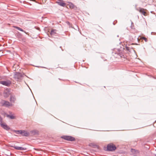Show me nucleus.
I'll use <instances>...</instances> for the list:
<instances>
[{
    "label": "nucleus",
    "instance_id": "f257e3e1",
    "mask_svg": "<svg viewBox=\"0 0 156 156\" xmlns=\"http://www.w3.org/2000/svg\"><path fill=\"white\" fill-rule=\"evenodd\" d=\"M112 55L117 58H125V56L123 55L122 51L119 49H115L112 52Z\"/></svg>",
    "mask_w": 156,
    "mask_h": 156
},
{
    "label": "nucleus",
    "instance_id": "f03ea898",
    "mask_svg": "<svg viewBox=\"0 0 156 156\" xmlns=\"http://www.w3.org/2000/svg\"><path fill=\"white\" fill-rule=\"evenodd\" d=\"M116 149L115 146L112 144H108L107 146V150L108 151H113Z\"/></svg>",
    "mask_w": 156,
    "mask_h": 156
},
{
    "label": "nucleus",
    "instance_id": "7ed1b4c3",
    "mask_svg": "<svg viewBox=\"0 0 156 156\" xmlns=\"http://www.w3.org/2000/svg\"><path fill=\"white\" fill-rule=\"evenodd\" d=\"M24 75V73H17L14 75V78L16 80H20L23 77Z\"/></svg>",
    "mask_w": 156,
    "mask_h": 156
},
{
    "label": "nucleus",
    "instance_id": "20e7f679",
    "mask_svg": "<svg viewBox=\"0 0 156 156\" xmlns=\"http://www.w3.org/2000/svg\"><path fill=\"white\" fill-rule=\"evenodd\" d=\"M0 83L3 85L9 87L11 84V82L9 80H7L6 81L2 80L0 81Z\"/></svg>",
    "mask_w": 156,
    "mask_h": 156
},
{
    "label": "nucleus",
    "instance_id": "39448f33",
    "mask_svg": "<svg viewBox=\"0 0 156 156\" xmlns=\"http://www.w3.org/2000/svg\"><path fill=\"white\" fill-rule=\"evenodd\" d=\"M62 138L64 140L71 141H74L75 140V138L70 136H63Z\"/></svg>",
    "mask_w": 156,
    "mask_h": 156
},
{
    "label": "nucleus",
    "instance_id": "423d86ee",
    "mask_svg": "<svg viewBox=\"0 0 156 156\" xmlns=\"http://www.w3.org/2000/svg\"><path fill=\"white\" fill-rule=\"evenodd\" d=\"M9 147H13V148H14L15 149L18 150L23 151V150H26V148L21 147H19L16 146L9 145Z\"/></svg>",
    "mask_w": 156,
    "mask_h": 156
},
{
    "label": "nucleus",
    "instance_id": "0eeeda50",
    "mask_svg": "<svg viewBox=\"0 0 156 156\" xmlns=\"http://www.w3.org/2000/svg\"><path fill=\"white\" fill-rule=\"evenodd\" d=\"M1 126L4 129L8 130L10 129V128L5 123L2 122V121L0 122Z\"/></svg>",
    "mask_w": 156,
    "mask_h": 156
},
{
    "label": "nucleus",
    "instance_id": "6e6552de",
    "mask_svg": "<svg viewBox=\"0 0 156 156\" xmlns=\"http://www.w3.org/2000/svg\"><path fill=\"white\" fill-rule=\"evenodd\" d=\"M1 103L2 105L5 106L6 107H8L11 105V104L9 102L6 101H2Z\"/></svg>",
    "mask_w": 156,
    "mask_h": 156
},
{
    "label": "nucleus",
    "instance_id": "1a4fd4ad",
    "mask_svg": "<svg viewBox=\"0 0 156 156\" xmlns=\"http://www.w3.org/2000/svg\"><path fill=\"white\" fill-rule=\"evenodd\" d=\"M56 3L59 5L63 7H65L66 5V3H64L63 1L62 0H58Z\"/></svg>",
    "mask_w": 156,
    "mask_h": 156
},
{
    "label": "nucleus",
    "instance_id": "9d476101",
    "mask_svg": "<svg viewBox=\"0 0 156 156\" xmlns=\"http://www.w3.org/2000/svg\"><path fill=\"white\" fill-rule=\"evenodd\" d=\"M22 136H28L29 135V133L25 130H22V133L21 134Z\"/></svg>",
    "mask_w": 156,
    "mask_h": 156
},
{
    "label": "nucleus",
    "instance_id": "9b49d317",
    "mask_svg": "<svg viewBox=\"0 0 156 156\" xmlns=\"http://www.w3.org/2000/svg\"><path fill=\"white\" fill-rule=\"evenodd\" d=\"M16 98L15 96H11L10 98V101L12 103H14L16 100Z\"/></svg>",
    "mask_w": 156,
    "mask_h": 156
},
{
    "label": "nucleus",
    "instance_id": "f8f14e48",
    "mask_svg": "<svg viewBox=\"0 0 156 156\" xmlns=\"http://www.w3.org/2000/svg\"><path fill=\"white\" fill-rule=\"evenodd\" d=\"M56 30H52L50 32L51 35V36H53L55 34Z\"/></svg>",
    "mask_w": 156,
    "mask_h": 156
},
{
    "label": "nucleus",
    "instance_id": "ddd939ff",
    "mask_svg": "<svg viewBox=\"0 0 156 156\" xmlns=\"http://www.w3.org/2000/svg\"><path fill=\"white\" fill-rule=\"evenodd\" d=\"M140 11L144 15H145V14L146 13V12L145 11L144 9H140Z\"/></svg>",
    "mask_w": 156,
    "mask_h": 156
},
{
    "label": "nucleus",
    "instance_id": "4468645a",
    "mask_svg": "<svg viewBox=\"0 0 156 156\" xmlns=\"http://www.w3.org/2000/svg\"><path fill=\"white\" fill-rule=\"evenodd\" d=\"M7 116L8 117H9L11 119H15V116L12 115H7Z\"/></svg>",
    "mask_w": 156,
    "mask_h": 156
},
{
    "label": "nucleus",
    "instance_id": "2eb2a0df",
    "mask_svg": "<svg viewBox=\"0 0 156 156\" xmlns=\"http://www.w3.org/2000/svg\"><path fill=\"white\" fill-rule=\"evenodd\" d=\"M14 132L17 134H21L22 133V130H15Z\"/></svg>",
    "mask_w": 156,
    "mask_h": 156
},
{
    "label": "nucleus",
    "instance_id": "dca6fc26",
    "mask_svg": "<svg viewBox=\"0 0 156 156\" xmlns=\"http://www.w3.org/2000/svg\"><path fill=\"white\" fill-rule=\"evenodd\" d=\"M16 29H17V30L20 31H22V32H25L21 28H20L19 27H16Z\"/></svg>",
    "mask_w": 156,
    "mask_h": 156
},
{
    "label": "nucleus",
    "instance_id": "f3484780",
    "mask_svg": "<svg viewBox=\"0 0 156 156\" xmlns=\"http://www.w3.org/2000/svg\"><path fill=\"white\" fill-rule=\"evenodd\" d=\"M32 133L34 134H36L37 133V132L35 130H34L32 131Z\"/></svg>",
    "mask_w": 156,
    "mask_h": 156
},
{
    "label": "nucleus",
    "instance_id": "a211bd4d",
    "mask_svg": "<svg viewBox=\"0 0 156 156\" xmlns=\"http://www.w3.org/2000/svg\"><path fill=\"white\" fill-rule=\"evenodd\" d=\"M142 39L144 40L146 42H147V39L145 37H142L141 38Z\"/></svg>",
    "mask_w": 156,
    "mask_h": 156
},
{
    "label": "nucleus",
    "instance_id": "6ab92c4d",
    "mask_svg": "<svg viewBox=\"0 0 156 156\" xmlns=\"http://www.w3.org/2000/svg\"><path fill=\"white\" fill-rule=\"evenodd\" d=\"M74 5L72 4V3H71V5H70V8H73L74 7Z\"/></svg>",
    "mask_w": 156,
    "mask_h": 156
},
{
    "label": "nucleus",
    "instance_id": "aec40b11",
    "mask_svg": "<svg viewBox=\"0 0 156 156\" xmlns=\"http://www.w3.org/2000/svg\"><path fill=\"white\" fill-rule=\"evenodd\" d=\"M2 118L1 117V115H0V122H2Z\"/></svg>",
    "mask_w": 156,
    "mask_h": 156
},
{
    "label": "nucleus",
    "instance_id": "412c9836",
    "mask_svg": "<svg viewBox=\"0 0 156 156\" xmlns=\"http://www.w3.org/2000/svg\"><path fill=\"white\" fill-rule=\"evenodd\" d=\"M126 49H127V50H129V47H126Z\"/></svg>",
    "mask_w": 156,
    "mask_h": 156
},
{
    "label": "nucleus",
    "instance_id": "4be33fe9",
    "mask_svg": "<svg viewBox=\"0 0 156 156\" xmlns=\"http://www.w3.org/2000/svg\"><path fill=\"white\" fill-rule=\"evenodd\" d=\"M67 23L68 24H69V22H68Z\"/></svg>",
    "mask_w": 156,
    "mask_h": 156
},
{
    "label": "nucleus",
    "instance_id": "5701e85b",
    "mask_svg": "<svg viewBox=\"0 0 156 156\" xmlns=\"http://www.w3.org/2000/svg\"><path fill=\"white\" fill-rule=\"evenodd\" d=\"M155 156H156V154H155Z\"/></svg>",
    "mask_w": 156,
    "mask_h": 156
},
{
    "label": "nucleus",
    "instance_id": "b1692460",
    "mask_svg": "<svg viewBox=\"0 0 156 156\" xmlns=\"http://www.w3.org/2000/svg\"><path fill=\"white\" fill-rule=\"evenodd\" d=\"M1 46V45H0V46Z\"/></svg>",
    "mask_w": 156,
    "mask_h": 156
}]
</instances>
